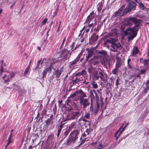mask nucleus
Masks as SVG:
<instances>
[{"label":"nucleus","mask_w":149,"mask_h":149,"mask_svg":"<svg viewBox=\"0 0 149 149\" xmlns=\"http://www.w3.org/2000/svg\"><path fill=\"white\" fill-rule=\"evenodd\" d=\"M141 21L139 19L133 17V23L135 24L134 26L132 27H128L124 31L125 36H128L127 38L129 42L132 40L136 36L137 32L140 28Z\"/></svg>","instance_id":"1"},{"label":"nucleus","mask_w":149,"mask_h":149,"mask_svg":"<svg viewBox=\"0 0 149 149\" xmlns=\"http://www.w3.org/2000/svg\"><path fill=\"white\" fill-rule=\"evenodd\" d=\"M80 132L79 130H74L70 133L69 135V138L66 142L67 145L70 146L73 145L78 138V135Z\"/></svg>","instance_id":"2"},{"label":"nucleus","mask_w":149,"mask_h":149,"mask_svg":"<svg viewBox=\"0 0 149 149\" xmlns=\"http://www.w3.org/2000/svg\"><path fill=\"white\" fill-rule=\"evenodd\" d=\"M80 111V110H74L66 113L65 118L64 121L77 120L81 115V113Z\"/></svg>","instance_id":"3"},{"label":"nucleus","mask_w":149,"mask_h":149,"mask_svg":"<svg viewBox=\"0 0 149 149\" xmlns=\"http://www.w3.org/2000/svg\"><path fill=\"white\" fill-rule=\"evenodd\" d=\"M107 52L105 50H97L96 51V56H94L93 58L97 59V58H101L103 57H104L103 60L104 62L107 63L109 61V59L107 57Z\"/></svg>","instance_id":"4"},{"label":"nucleus","mask_w":149,"mask_h":149,"mask_svg":"<svg viewBox=\"0 0 149 149\" xmlns=\"http://www.w3.org/2000/svg\"><path fill=\"white\" fill-rule=\"evenodd\" d=\"M70 50H68L67 49L65 48L61 50L60 55V58H61V60L65 61L70 58L73 50H72L70 52Z\"/></svg>","instance_id":"5"},{"label":"nucleus","mask_w":149,"mask_h":149,"mask_svg":"<svg viewBox=\"0 0 149 149\" xmlns=\"http://www.w3.org/2000/svg\"><path fill=\"white\" fill-rule=\"evenodd\" d=\"M127 4L125 9V13L127 14L130 13L132 10H134L136 8L137 4L134 1L127 3Z\"/></svg>","instance_id":"6"},{"label":"nucleus","mask_w":149,"mask_h":149,"mask_svg":"<svg viewBox=\"0 0 149 149\" xmlns=\"http://www.w3.org/2000/svg\"><path fill=\"white\" fill-rule=\"evenodd\" d=\"M91 97L90 96H88L87 98L85 99H82L79 100V102L81 106H82V108L84 109L87 106H89L90 104V98Z\"/></svg>","instance_id":"7"},{"label":"nucleus","mask_w":149,"mask_h":149,"mask_svg":"<svg viewBox=\"0 0 149 149\" xmlns=\"http://www.w3.org/2000/svg\"><path fill=\"white\" fill-rule=\"evenodd\" d=\"M125 5H123L121 8L119 9L118 10L116 11L113 15V17H116L120 16V17L124 16L127 14V13H125Z\"/></svg>","instance_id":"8"},{"label":"nucleus","mask_w":149,"mask_h":149,"mask_svg":"<svg viewBox=\"0 0 149 149\" xmlns=\"http://www.w3.org/2000/svg\"><path fill=\"white\" fill-rule=\"evenodd\" d=\"M77 76L78 75L76 74L71 79L72 81L71 82L70 84H72L70 86V88H71L73 86L76 85V84L78 83L79 81H81L79 76L77 77Z\"/></svg>","instance_id":"9"},{"label":"nucleus","mask_w":149,"mask_h":149,"mask_svg":"<svg viewBox=\"0 0 149 149\" xmlns=\"http://www.w3.org/2000/svg\"><path fill=\"white\" fill-rule=\"evenodd\" d=\"M133 17L127 18L125 19L123 21L124 25L125 26H131L133 24Z\"/></svg>","instance_id":"10"},{"label":"nucleus","mask_w":149,"mask_h":149,"mask_svg":"<svg viewBox=\"0 0 149 149\" xmlns=\"http://www.w3.org/2000/svg\"><path fill=\"white\" fill-rule=\"evenodd\" d=\"M78 95H79V100L87 98L86 93L84 92L81 89L78 91Z\"/></svg>","instance_id":"11"},{"label":"nucleus","mask_w":149,"mask_h":149,"mask_svg":"<svg viewBox=\"0 0 149 149\" xmlns=\"http://www.w3.org/2000/svg\"><path fill=\"white\" fill-rule=\"evenodd\" d=\"M120 44L118 43V44L115 43L114 44H112L111 45V47L112 48L110 49V50L111 51L114 52H116L117 51V49H119L120 46Z\"/></svg>","instance_id":"12"},{"label":"nucleus","mask_w":149,"mask_h":149,"mask_svg":"<svg viewBox=\"0 0 149 149\" xmlns=\"http://www.w3.org/2000/svg\"><path fill=\"white\" fill-rule=\"evenodd\" d=\"M95 16V14L94 11L91 12L90 14L87 17L84 24H87L88 22H90L92 20H93Z\"/></svg>","instance_id":"13"},{"label":"nucleus","mask_w":149,"mask_h":149,"mask_svg":"<svg viewBox=\"0 0 149 149\" xmlns=\"http://www.w3.org/2000/svg\"><path fill=\"white\" fill-rule=\"evenodd\" d=\"M10 77H8V78L6 79V74H5L3 76V78L4 80V82L5 83L7 82L10 81V78H12L14 77L15 76V74L14 73L12 72L10 73Z\"/></svg>","instance_id":"14"},{"label":"nucleus","mask_w":149,"mask_h":149,"mask_svg":"<svg viewBox=\"0 0 149 149\" xmlns=\"http://www.w3.org/2000/svg\"><path fill=\"white\" fill-rule=\"evenodd\" d=\"M139 52L138 47H134L133 48L132 52L131 53V56H135L136 54H137Z\"/></svg>","instance_id":"15"},{"label":"nucleus","mask_w":149,"mask_h":149,"mask_svg":"<svg viewBox=\"0 0 149 149\" xmlns=\"http://www.w3.org/2000/svg\"><path fill=\"white\" fill-rule=\"evenodd\" d=\"M93 130V129L89 127L86 130V131L84 132V133L82 135V136L83 137H86L87 135L89 134L90 132H91Z\"/></svg>","instance_id":"16"},{"label":"nucleus","mask_w":149,"mask_h":149,"mask_svg":"<svg viewBox=\"0 0 149 149\" xmlns=\"http://www.w3.org/2000/svg\"><path fill=\"white\" fill-rule=\"evenodd\" d=\"M61 73V70H58V69H57L56 70V72H54V74L56 75V77L57 78L56 79L57 80H58L59 79H58L60 76V75Z\"/></svg>","instance_id":"17"},{"label":"nucleus","mask_w":149,"mask_h":149,"mask_svg":"<svg viewBox=\"0 0 149 149\" xmlns=\"http://www.w3.org/2000/svg\"><path fill=\"white\" fill-rule=\"evenodd\" d=\"M97 76L96 78V79L98 80L99 78H100L101 80L103 81L104 80V76L103 75V74L101 72H99V73L98 72L97 74Z\"/></svg>","instance_id":"18"},{"label":"nucleus","mask_w":149,"mask_h":149,"mask_svg":"<svg viewBox=\"0 0 149 149\" xmlns=\"http://www.w3.org/2000/svg\"><path fill=\"white\" fill-rule=\"evenodd\" d=\"M94 59H95V58H93L90 59L89 60V62L91 63V64L93 65H95L98 64L99 62L98 61L94 60Z\"/></svg>","instance_id":"19"},{"label":"nucleus","mask_w":149,"mask_h":149,"mask_svg":"<svg viewBox=\"0 0 149 149\" xmlns=\"http://www.w3.org/2000/svg\"><path fill=\"white\" fill-rule=\"evenodd\" d=\"M98 38V35L96 36L95 33H93L92 35L91 39L93 42L96 41Z\"/></svg>","instance_id":"20"},{"label":"nucleus","mask_w":149,"mask_h":149,"mask_svg":"<svg viewBox=\"0 0 149 149\" xmlns=\"http://www.w3.org/2000/svg\"><path fill=\"white\" fill-rule=\"evenodd\" d=\"M65 123H62V122H61L60 124H58L57 126V132L61 133V131L63 128Z\"/></svg>","instance_id":"21"},{"label":"nucleus","mask_w":149,"mask_h":149,"mask_svg":"<svg viewBox=\"0 0 149 149\" xmlns=\"http://www.w3.org/2000/svg\"><path fill=\"white\" fill-rule=\"evenodd\" d=\"M42 61V58H41L40 60L38 61L37 64V66L35 68H33V71L35 72L37 70H39L40 68L39 67L40 64L41 63V61Z\"/></svg>","instance_id":"22"},{"label":"nucleus","mask_w":149,"mask_h":149,"mask_svg":"<svg viewBox=\"0 0 149 149\" xmlns=\"http://www.w3.org/2000/svg\"><path fill=\"white\" fill-rule=\"evenodd\" d=\"M139 8L141 10L144 11L148 10V9L144 6V4L142 2L139 3Z\"/></svg>","instance_id":"23"},{"label":"nucleus","mask_w":149,"mask_h":149,"mask_svg":"<svg viewBox=\"0 0 149 149\" xmlns=\"http://www.w3.org/2000/svg\"><path fill=\"white\" fill-rule=\"evenodd\" d=\"M116 41V40L115 39L113 38H111L110 39H107L106 42H110L111 43V45L112 44H114L116 43L115 42Z\"/></svg>","instance_id":"24"},{"label":"nucleus","mask_w":149,"mask_h":149,"mask_svg":"<svg viewBox=\"0 0 149 149\" xmlns=\"http://www.w3.org/2000/svg\"><path fill=\"white\" fill-rule=\"evenodd\" d=\"M53 120L48 118L45 121V123L47 125H49L50 123L52 124L53 123Z\"/></svg>","instance_id":"25"},{"label":"nucleus","mask_w":149,"mask_h":149,"mask_svg":"<svg viewBox=\"0 0 149 149\" xmlns=\"http://www.w3.org/2000/svg\"><path fill=\"white\" fill-rule=\"evenodd\" d=\"M131 77H134V79H136L137 78H139V79H140L141 77L139 74H134L131 75Z\"/></svg>","instance_id":"26"},{"label":"nucleus","mask_w":149,"mask_h":149,"mask_svg":"<svg viewBox=\"0 0 149 149\" xmlns=\"http://www.w3.org/2000/svg\"><path fill=\"white\" fill-rule=\"evenodd\" d=\"M86 50L88 51V54L92 56L94 54L93 50L89 48H86Z\"/></svg>","instance_id":"27"},{"label":"nucleus","mask_w":149,"mask_h":149,"mask_svg":"<svg viewBox=\"0 0 149 149\" xmlns=\"http://www.w3.org/2000/svg\"><path fill=\"white\" fill-rule=\"evenodd\" d=\"M52 65V63H51L50 66H49V67H47L46 68V69L47 70L48 72L49 73L51 72L52 70V69H54L55 70V69H54V68H53Z\"/></svg>","instance_id":"28"},{"label":"nucleus","mask_w":149,"mask_h":149,"mask_svg":"<svg viewBox=\"0 0 149 149\" xmlns=\"http://www.w3.org/2000/svg\"><path fill=\"white\" fill-rule=\"evenodd\" d=\"M3 60H1V61H0V63L1 62V65L0 68V75H1L3 73L4 70V68L3 66Z\"/></svg>","instance_id":"29"},{"label":"nucleus","mask_w":149,"mask_h":149,"mask_svg":"<svg viewBox=\"0 0 149 149\" xmlns=\"http://www.w3.org/2000/svg\"><path fill=\"white\" fill-rule=\"evenodd\" d=\"M86 74V72L85 70H83L81 72H79L77 74L78 76H79L80 75H84Z\"/></svg>","instance_id":"30"},{"label":"nucleus","mask_w":149,"mask_h":149,"mask_svg":"<svg viewBox=\"0 0 149 149\" xmlns=\"http://www.w3.org/2000/svg\"><path fill=\"white\" fill-rule=\"evenodd\" d=\"M15 87L17 90L20 92H22L23 91V90L22 88L19 86L18 85H16L15 86Z\"/></svg>","instance_id":"31"},{"label":"nucleus","mask_w":149,"mask_h":149,"mask_svg":"<svg viewBox=\"0 0 149 149\" xmlns=\"http://www.w3.org/2000/svg\"><path fill=\"white\" fill-rule=\"evenodd\" d=\"M88 70L89 73L91 74L95 70V69L92 66H91L88 68Z\"/></svg>","instance_id":"32"},{"label":"nucleus","mask_w":149,"mask_h":149,"mask_svg":"<svg viewBox=\"0 0 149 149\" xmlns=\"http://www.w3.org/2000/svg\"><path fill=\"white\" fill-rule=\"evenodd\" d=\"M70 130L69 129H66L63 133V134L66 137L70 133Z\"/></svg>","instance_id":"33"},{"label":"nucleus","mask_w":149,"mask_h":149,"mask_svg":"<svg viewBox=\"0 0 149 149\" xmlns=\"http://www.w3.org/2000/svg\"><path fill=\"white\" fill-rule=\"evenodd\" d=\"M98 72V71L95 69L92 72L93 73V77L95 79H96L97 76Z\"/></svg>","instance_id":"34"},{"label":"nucleus","mask_w":149,"mask_h":149,"mask_svg":"<svg viewBox=\"0 0 149 149\" xmlns=\"http://www.w3.org/2000/svg\"><path fill=\"white\" fill-rule=\"evenodd\" d=\"M100 100H97L96 101V104H95V108L97 109H99L100 108Z\"/></svg>","instance_id":"35"},{"label":"nucleus","mask_w":149,"mask_h":149,"mask_svg":"<svg viewBox=\"0 0 149 149\" xmlns=\"http://www.w3.org/2000/svg\"><path fill=\"white\" fill-rule=\"evenodd\" d=\"M70 64L69 65V67L70 68H72L74 67V65L77 63L74 60L72 61L70 63Z\"/></svg>","instance_id":"36"},{"label":"nucleus","mask_w":149,"mask_h":149,"mask_svg":"<svg viewBox=\"0 0 149 149\" xmlns=\"http://www.w3.org/2000/svg\"><path fill=\"white\" fill-rule=\"evenodd\" d=\"M29 68L30 65H29L25 70L24 72V76H25L27 74L29 70Z\"/></svg>","instance_id":"37"},{"label":"nucleus","mask_w":149,"mask_h":149,"mask_svg":"<svg viewBox=\"0 0 149 149\" xmlns=\"http://www.w3.org/2000/svg\"><path fill=\"white\" fill-rule=\"evenodd\" d=\"M47 72H48L46 68H45V69L44 70L42 73V78L43 79H44V78L45 77V76L47 75Z\"/></svg>","instance_id":"38"},{"label":"nucleus","mask_w":149,"mask_h":149,"mask_svg":"<svg viewBox=\"0 0 149 149\" xmlns=\"http://www.w3.org/2000/svg\"><path fill=\"white\" fill-rule=\"evenodd\" d=\"M78 95V91H75L74 92L70 95V96L69 97V98H73L75 96H76L77 95Z\"/></svg>","instance_id":"39"},{"label":"nucleus","mask_w":149,"mask_h":149,"mask_svg":"<svg viewBox=\"0 0 149 149\" xmlns=\"http://www.w3.org/2000/svg\"><path fill=\"white\" fill-rule=\"evenodd\" d=\"M81 55L79 54L78 56L74 60L77 63L80 61V59L81 58Z\"/></svg>","instance_id":"40"},{"label":"nucleus","mask_w":149,"mask_h":149,"mask_svg":"<svg viewBox=\"0 0 149 149\" xmlns=\"http://www.w3.org/2000/svg\"><path fill=\"white\" fill-rule=\"evenodd\" d=\"M118 71V69L116 68H115L112 70V72L113 74H116Z\"/></svg>","instance_id":"41"},{"label":"nucleus","mask_w":149,"mask_h":149,"mask_svg":"<svg viewBox=\"0 0 149 149\" xmlns=\"http://www.w3.org/2000/svg\"><path fill=\"white\" fill-rule=\"evenodd\" d=\"M91 104L90 107V111L92 112H93V111H94L93 106L92 105V97H91Z\"/></svg>","instance_id":"42"},{"label":"nucleus","mask_w":149,"mask_h":149,"mask_svg":"<svg viewBox=\"0 0 149 149\" xmlns=\"http://www.w3.org/2000/svg\"><path fill=\"white\" fill-rule=\"evenodd\" d=\"M91 84L92 85L93 87L95 88H98V86L97 84L94 81H93L91 83Z\"/></svg>","instance_id":"43"},{"label":"nucleus","mask_w":149,"mask_h":149,"mask_svg":"<svg viewBox=\"0 0 149 149\" xmlns=\"http://www.w3.org/2000/svg\"><path fill=\"white\" fill-rule=\"evenodd\" d=\"M123 125H124V124H123L119 128L118 130L115 133V134H114V136L115 137H116L117 136L119 131H120V130H121V129H122V128L123 127Z\"/></svg>","instance_id":"44"},{"label":"nucleus","mask_w":149,"mask_h":149,"mask_svg":"<svg viewBox=\"0 0 149 149\" xmlns=\"http://www.w3.org/2000/svg\"><path fill=\"white\" fill-rule=\"evenodd\" d=\"M146 87L145 88L147 91H148L149 90V79L146 82Z\"/></svg>","instance_id":"45"},{"label":"nucleus","mask_w":149,"mask_h":149,"mask_svg":"<svg viewBox=\"0 0 149 149\" xmlns=\"http://www.w3.org/2000/svg\"><path fill=\"white\" fill-rule=\"evenodd\" d=\"M93 91L94 92V93H95V94L96 101H97V100L98 101L100 100L99 99V96L98 95L96 91L95 90H93Z\"/></svg>","instance_id":"46"},{"label":"nucleus","mask_w":149,"mask_h":149,"mask_svg":"<svg viewBox=\"0 0 149 149\" xmlns=\"http://www.w3.org/2000/svg\"><path fill=\"white\" fill-rule=\"evenodd\" d=\"M131 61V59H130V58L129 59L127 60V64H128V66H129V68L130 69H132L133 68V67L131 65H130V63Z\"/></svg>","instance_id":"47"},{"label":"nucleus","mask_w":149,"mask_h":149,"mask_svg":"<svg viewBox=\"0 0 149 149\" xmlns=\"http://www.w3.org/2000/svg\"><path fill=\"white\" fill-rule=\"evenodd\" d=\"M100 104H101V107L102 109L103 107L104 106V104L103 102L102 99V98L101 96H100Z\"/></svg>","instance_id":"48"},{"label":"nucleus","mask_w":149,"mask_h":149,"mask_svg":"<svg viewBox=\"0 0 149 149\" xmlns=\"http://www.w3.org/2000/svg\"><path fill=\"white\" fill-rule=\"evenodd\" d=\"M119 81V78H117L116 80V82L115 83V85L116 86V88H118V85L119 84V83H118Z\"/></svg>","instance_id":"49"},{"label":"nucleus","mask_w":149,"mask_h":149,"mask_svg":"<svg viewBox=\"0 0 149 149\" xmlns=\"http://www.w3.org/2000/svg\"><path fill=\"white\" fill-rule=\"evenodd\" d=\"M47 111V110H43L42 111V113H41V115L42 116H44L46 114V112Z\"/></svg>","instance_id":"50"},{"label":"nucleus","mask_w":149,"mask_h":149,"mask_svg":"<svg viewBox=\"0 0 149 149\" xmlns=\"http://www.w3.org/2000/svg\"><path fill=\"white\" fill-rule=\"evenodd\" d=\"M98 110L99 109L95 108L92 113H93L94 114L96 115L97 113Z\"/></svg>","instance_id":"51"},{"label":"nucleus","mask_w":149,"mask_h":149,"mask_svg":"<svg viewBox=\"0 0 149 149\" xmlns=\"http://www.w3.org/2000/svg\"><path fill=\"white\" fill-rule=\"evenodd\" d=\"M48 20L47 18H45L42 22L41 24H42V25H44L46 23V22Z\"/></svg>","instance_id":"52"},{"label":"nucleus","mask_w":149,"mask_h":149,"mask_svg":"<svg viewBox=\"0 0 149 149\" xmlns=\"http://www.w3.org/2000/svg\"><path fill=\"white\" fill-rule=\"evenodd\" d=\"M84 117L86 118V119H88L90 117V114L89 113H86Z\"/></svg>","instance_id":"53"},{"label":"nucleus","mask_w":149,"mask_h":149,"mask_svg":"<svg viewBox=\"0 0 149 149\" xmlns=\"http://www.w3.org/2000/svg\"><path fill=\"white\" fill-rule=\"evenodd\" d=\"M71 103L72 105L74 108L76 107H77V105L75 102H71Z\"/></svg>","instance_id":"54"},{"label":"nucleus","mask_w":149,"mask_h":149,"mask_svg":"<svg viewBox=\"0 0 149 149\" xmlns=\"http://www.w3.org/2000/svg\"><path fill=\"white\" fill-rule=\"evenodd\" d=\"M65 39H66V38L65 37L64 38V39H63V42H62V44L61 45V46L60 47V49H61L63 45V44L64 43V42H65Z\"/></svg>","instance_id":"55"},{"label":"nucleus","mask_w":149,"mask_h":149,"mask_svg":"<svg viewBox=\"0 0 149 149\" xmlns=\"http://www.w3.org/2000/svg\"><path fill=\"white\" fill-rule=\"evenodd\" d=\"M145 70L141 69L140 72L141 74H145Z\"/></svg>","instance_id":"56"},{"label":"nucleus","mask_w":149,"mask_h":149,"mask_svg":"<svg viewBox=\"0 0 149 149\" xmlns=\"http://www.w3.org/2000/svg\"><path fill=\"white\" fill-rule=\"evenodd\" d=\"M120 64L119 63L118 64H116V68H117V69H118L120 67Z\"/></svg>","instance_id":"57"},{"label":"nucleus","mask_w":149,"mask_h":149,"mask_svg":"<svg viewBox=\"0 0 149 149\" xmlns=\"http://www.w3.org/2000/svg\"><path fill=\"white\" fill-rule=\"evenodd\" d=\"M8 143L7 144V145H9L10 143H11L12 142V141L11 140V139H8Z\"/></svg>","instance_id":"58"},{"label":"nucleus","mask_w":149,"mask_h":149,"mask_svg":"<svg viewBox=\"0 0 149 149\" xmlns=\"http://www.w3.org/2000/svg\"><path fill=\"white\" fill-rule=\"evenodd\" d=\"M128 135V134L127 135L124 136L123 138H120V139H119V142H120V141H121L123 139H125V138H126Z\"/></svg>","instance_id":"59"},{"label":"nucleus","mask_w":149,"mask_h":149,"mask_svg":"<svg viewBox=\"0 0 149 149\" xmlns=\"http://www.w3.org/2000/svg\"><path fill=\"white\" fill-rule=\"evenodd\" d=\"M148 60H144L143 61V63L145 65H146L147 64V62L148 61Z\"/></svg>","instance_id":"60"},{"label":"nucleus","mask_w":149,"mask_h":149,"mask_svg":"<svg viewBox=\"0 0 149 149\" xmlns=\"http://www.w3.org/2000/svg\"><path fill=\"white\" fill-rule=\"evenodd\" d=\"M92 56H91L88 54V55L86 56V61H87L90 58H91Z\"/></svg>","instance_id":"61"},{"label":"nucleus","mask_w":149,"mask_h":149,"mask_svg":"<svg viewBox=\"0 0 149 149\" xmlns=\"http://www.w3.org/2000/svg\"><path fill=\"white\" fill-rule=\"evenodd\" d=\"M75 44V42H73L72 45H70V47L71 48V49H72L74 48Z\"/></svg>","instance_id":"62"},{"label":"nucleus","mask_w":149,"mask_h":149,"mask_svg":"<svg viewBox=\"0 0 149 149\" xmlns=\"http://www.w3.org/2000/svg\"><path fill=\"white\" fill-rule=\"evenodd\" d=\"M128 124V123L126 125L123 127L122 128V130H121V131H122V132L123 131L125 130L126 127L127 126Z\"/></svg>","instance_id":"63"},{"label":"nucleus","mask_w":149,"mask_h":149,"mask_svg":"<svg viewBox=\"0 0 149 149\" xmlns=\"http://www.w3.org/2000/svg\"><path fill=\"white\" fill-rule=\"evenodd\" d=\"M103 146L102 145L101 143L100 142L98 144V146L100 147L101 148H103Z\"/></svg>","instance_id":"64"}]
</instances>
